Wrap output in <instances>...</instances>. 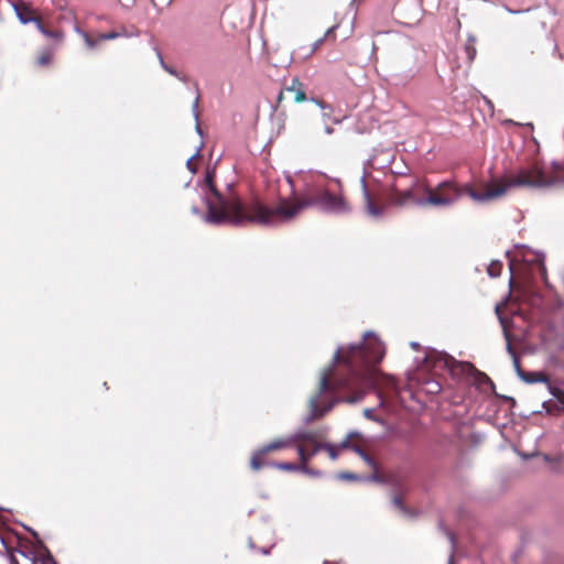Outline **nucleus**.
I'll return each mask as SVG.
<instances>
[{
	"label": "nucleus",
	"mask_w": 564,
	"mask_h": 564,
	"mask_svg": "<svg viewBox=\"0 0 564 564\" xmlns=\"http://www.w3.org/2000/svg\"><path fill=\"white\" fill-rule=\"evenodd\" d=\"M205 182L215 200L207 199L205 220L213 225L230 224L235 226H276L289 223L308 208H318L325 213L344 214L350 206L341 194H333L326 188L307 186L302 192H293L288 198H280L276 204H267L252 196L247 199L234 197L224 199L216 188L214 176L207 174Z\"/></svg>",
	"instance_id": "obj_1"
},
{
	"label": "nucleus",
	"mask_w": 564,
	"mask_h": 564,
	"mask_svg": "<svg viewBox=\"0 0 564 564\" xmlns=\"http://www.w3.org/2000/svg\"><path fill=\"white\" fill-rule=\"evenodd\" d=\"M383 343L372 334H366L359 345L339 347L334 362L343 369L324 371L317 393L310 400V420L322 417L336 402L356 403L378 381L377 365L384 357Z\"/></svg>",
	"instance_id": "obj_2"
},
{
	"label": "nucleus",
	"mask_w": 564,
	"mask_h": 564,
	"mask_svg": "<svg viewBox=\"0 0 564 564\" xmlns=\"http://www.w3.org/2000/svg\"><path fill=\"white\" fill-rule=\"evenodd\" d=\"M430 185L425 178L412 177L406 187L400 188L397 183L392 184L386 195V205L375 202V198L367 188L366 182L362 181V193L365 199L366 212L373 217L384 214L387 206L405 207L415 205L420 207H429Z\"/></svg>",
	"instance_id": "obj_3"
},
{
	"label": "nucleus",
	"mask_w": 564,
	"mask_h": 564,
	"mask_svg": "<svg viewBox=\"0 0 564 564\" xmlns=\"http://www.w3.org/2000/svg\"><path fill=\"white\" fill-rule=\"evenodd\" d=\"M464 195L477 203L490 200L494 197V178L463 186H458L452 181L442 182L435 187H430L429 207L449 206Z\"/></svg>",
	"instance_id": "obj_4"
},
{
	"label": "nucleus",
	"mask_w": 564,
	"mask_h": 564,
	"mask_svg": "<svg viewBox=\"0 0 564 564\" xmlns=\"http://www.w3.org/2000/svg\"><path fill=\"white\" fill-rule=\"evenodd\" d=\"M556 173L545 171L542 163L535 161L520 169L517 174H506L496 177V198L505 195L514 187H546L557 183Z\"/></svg>",
	"instance_id": "obj_5"
},
{
	"label": "nucleus",
	"mask_w": 564,
	"mask_h": 564,
	"mask_svg": "<svg viewBox=\"0 0 564 564\" xmlns=\"http://www.w3.org/2000/svg\"><path fill=\"white\" fill-rule=\"evenodd\" d=\"M324 443L321 435L315 431H301L295 433L294 447L301 462V470H307V464L322 448Z\"/></svg>",
	"instance_id": "obj_6"
},
{
	"label": "nucleus",
	"mask_w": 564,
	"mask_h": 564,
	"mask_svg": "<svg viewBox=\"0 0 564 564\" xmlns=\"http://www.w3.org/2000/svg\"><path fill=\"white\" fill-rule=\"evenodd\" d=\"M13 8L21 23L26 24L34 22L37 25V22H42L41 18L36 14V11L30 3L18 1L13 3Z\"/></svg>",
	"instance_id": "obj_7"
},
{
	"label": "nucleus",
	"mask_w": 564,
	"mask_h": 564,
	"mask_svg": "<svg viewBox=\"0 0 564 564\" xmlns=\"http://www.w3.org/2000/svg\"><path fill=\"white\" fill-rule=\"evenodd\" d=\"M445 367L449 370L451 375L454 377H464L466 379L469 378L471 372L474 371V366L469 362L457 361L454 358L446 356L444 358Z\"/></svg>",
	"instance_id": "obj_8"
},
{
	"label": "nucleus",
	"mask_w": 564,
	"mask_h": 564,
	"mask_svg": "<svg viewBox=\"0 0 564 564\" xmlns=\"http://www.w3.org/2000/svg\"><path fill=\"white\" fill-rule=\"evenodd\" d=\"M268 454L269 452L264 447L256 451L250 458L251 469L258 471L265 466H271L272 464L267 458Z\"/></svg>",
	"instance_id": "obj_9"
},
{
	"label": "nucleus",
	"mask_w": 564,
	"mask_h": 564,
	"mask_svg": "<svg viewBox=\"0 0 564 564\" xmlns=\"http://www.w3.org/2000/svg\"><path fill=\"white\" fill-rule=\"evenodd\" d=\"M285 90L294 94L295 102H303L306 100L304 85L296 77L292 78L290 86H285Z\"/></svg>",
	"instance_id": "obj_10"
},
{
	"label": "nucleus",
	"mask_w": 564,
	"mask_h": 564,
	"mask_svg": "<svg viewBox=\"0 0 564 564\" xmlns=\"http://www.w3.org/2000/svg\"><path fill=\"white\" fill-rule=\"evenodd\" d=\"M294 441L295 434L286 438H276L270 442L269 444L264 445L263 447L265 448V451L271 453L283 448L294 447Z\"/></svg>",
	"instance_id": "obj_11"
},
{
	"label": "nucleus",
	"mask_w": 564,
	"mask_h": 564,
	"mask_svg": "<svg viewBox=\"0 0 564 564\" xmlns=\"http://www.w3.org/2000/svg\"><path fill=\"white\" fill-rule=\"evenodd\" d=\"M514 364H516V367H517V370H518V373L519 376L525 381V382H529V383H534V382H546L547 381V377L546 375H544L543 372H524L522 371L520 368H519V362L517 359H514Z\"/></svg>",
	"instance_id": "obj_12"
},
{
	"label": "nucleus",
	"mask_w": 564,
	"mask_h": 564,
	"mask_svg": "<svg viewBox=\"0 0 564 564\" xmlns=\"http://www.w3.org/2000/svg\"><path fill=\"white\" fill-rule=\"evenodd\" d=\"M495 312H496V315L502 326V329H503V334H505V337H506V340H507V346H508V349L511 350V341H510V334H509V330H508V319L507 317L503 315L502 313V307L500 304H496V308H495Z\"/></svg>",
	"instance_id": "obj_13"
},
{
	"label": "nucleus",
	"mask_w": 564,
	"mask_h": 564,
	"mask_svg": "<svg viewBox=\"0 0 564 564\" xmlns=\"http://www.w3.org/2000/svg\"><path fill=\"white\" fill-rule=\"evenodd\" d=\"M468 380L478 389H481L482 384L485 383H491L490 378L487 375L478 371L476 368H474V371L469 376Z\"/></svg>",
	"instance_id": "obj_14"
},
{
	"label": "nucleus",
	"mask_w": 564,
	"mask_h": 564,
	"mask_svg": "<svg viewBox=\"0 0 564 564\" xmlns=\"http://www.w3.org/2000/svg\"><path fill=\"white\" fill-rule=\"evenodd\" d=\"M37 30L46 37L63 41L64 33L61 30H50L42 22H37Z\"/></svg>",
	"instance_id": "obj_15"
},
{
	"label": "nucleus",
	"mask_w": 564,
	"mask_h": 564,
	"mask_svg": "<svg viewBox=\"0 0 564 564\" xmlns=\"http://www.w3.org/2000/svg\"><path fill=\"white\" fill-rule=\"evenodd\" d=\"M53 55H54L53 50H43L36 56L35 64L40 67H46L52 63Z\"/></svg>",
	"instance_id": "obj_16"
},
{
	"label": "nucleus",
	"mask_w": 564,
	"mask_h": 564,
	"mask_svg": "<svg viewBox=\"0 0 564 564\" xmlns=\"http://www.w3.org/2000/svg\"><path fill=\"white\" fill-rule=\"evenodd\" d=\"M463 53L465 55V61L467 64H470L475 56H476V47H475V40L468 39L466 43L463 46Z\"/></svg>",
	"instance_id": "obj_17"
},
{
	"label": "nucleus",
	"mask_w": 564,
	"mask_h": 564,
	"mask_svg": "<svg viewBox=\"0 0 564 564\" xmlns=\"http://www.w3.org/2000/svg\"><path fill=\"white\" fill-rule=\"evenodd\" d=\"M337 26H332L329 28L323 37L318 39L317 41H315L313 43V46H312V50L310 52V54H313L315 51H317L321 45L324 43V41L328 40V39H332L333 41H335L336 39V35H335V30H336Z\"/></svg>",
	"instance_id": "obj_18"
},
{
	"label": "nucleus",
	"mask_w": 564,
	"mask_h": 564,
	"mask_svg": "<svg viewBox=\"0 0 564 564\" xmlns=\"http://www.w3.org/2000/svg\"><path fill=\"white\" fill-rule=\"evenodd\" d=\"M122 35H126V32L111 31V32H107V33H100L98 35V40H100V41L115 40Z\"/></svg>",
	"instance_id": "obj_19"
},
{
	"label": "nucleus",
	"mask_w": 564,
	"mask_h": 564,
	"mask_svg": "<svg viewBox=\"0 0 564 564\" xmlns=\"http://www.w3.org/2000/svg\"><path fill=\"white\" fill-rule=\"evenodd\" d=\"M274 466L281 470H286V471L301 470V463L299 465H296L294 463H279V464H275Z\"/></svg>",
	"instance_id": "obj_20"
},
{
	"label": "nucleus",
	"mask_w": 564,
	"mask_h": 564,
	"mask_svg": "<svg viewBox=\"0 0 564 564\" xmlns=\"http://www.w3.org/2000/svg\"><path fill=\"white\" fill-rule=\"evenodd\" d=\"M356 452L360 455V457L373 469L377 468V464H376V460L370 456L368 455L365 451H362L361 448L359 447H356Z\"/></svg>",
	"instance_id": "obj_21"
},
{
	"label": "nucleus",
	"mask_w": 564,
	"mask_h": 564,
	"mask_svg": "<svg viewBox=\"0 0 564 564\" xmlns=\"http://www.w3.org/2000/svg\"><path fill=\"white\" fill-rule=\"evenodd\" d=\"M80 34L89 48H94L100 42V40H98V36L94 39L87 32H80Z\"/></svg>",
	"instance_id": "obj_22"
},
{
	"label": "nucleus",
	"mask_w": 564,
	"mask_h": 564,
	"mask_svg": "<svg viewBox=\"0 0 564 564\" xmlns=\"http://www.w3.org/2000/svg\"><path fill=\"white\" fill-rule=\"evenodd\" d=\"M322 449H325L332 459H336L338 457V448L330 444H324Z\"/></svg>",
	"instance_id": "obj_23"
},
{
	"label": "nucleus",
	"mask_w": 564,
	"mask_h": 564,
	"mask_svg": "<svg viewBox=\"0 0 564 564\" xmlns=\"http://www.w3.org/2000/svg\"><path fill=\"white\" fill-rule=\"evenodd\" d=\"M404 517H408V518H415L417 517L419 512L412 508H409L406 506H403L400 510H399Z\"/></svg>",
	"instance_id": "obj_24"
},
{
	"label": "nucleus",
	"mask_w": 564,
	"mask_h": 564,
	"mask_svg": "<svg viewBox=\"0 0 564 564\" xmlns=\"http://www.w3.org/2000/svg\"><path fill=\"white\" fill-rule=\"evenodd\" d=\"M552 394L556 398V400L562 404V406L564 408V390H561L558 388H555L553 391H552Z\"/></svg>",
	"instance_id": "obj_25"
},
{
	"label": "nucleus",
	"mask_w": 564,
	"mask_h": 564,
	"mask_svg": "<svg viewBox=\"0 0 564 564\" xmlns=\"http://www.w3.org/2000/svg\"><path fill=\"white\" fill-rule=\"evenodd\" d=\"M392 502L398 510L405 506L400 496H394Z\"/></svg>",
	"instance_id": "obj_26"
},
{
	"label": "nucleus",
	"mask_w": 564,
	"mask_h": 564,
	"mask_svg": "<svg viewBox=\"0 0 564 564\" xmlns=\"http://www.w3.org/2000/svg\"><path fill=\"white\" fill-rule=\"evenodd\" d=\"M158 56H159V58H160V62H161L162 67H163L166 72H169L170 74L175 75V70H174V69H172L171 67H169L167 65H165V63H164V61H163V57H162V55H161L160 53H158Z\"/></svg>",
	"instance_id": "obj_27"
},
{
	"label": "nucleus",
	"mask_w": 564,
	"mask_h": 564,
	"mask_svg": "<svg viewBox=\"0 0 564 564\" xmlns=\"http://www.w3.org/2000/svg\"><path fill=\"white\" fill-rule=\"evenodd\" d=\"M284 91H286L285 87L280 90V93H279V95L276 97V106H275L276 108L281 106V104H282V101L284 99Z\"/></svg>",
	"instance_id": "obj_28"
},
{
	"label": "nucleus",
	"mask_w": 564,
	"mask_h": 564,
	"mask_svg": "<svg viewBox=\"0 0 564 564\" xmlns=\"http://www.w3.org/2000/svg\"><path fill=\"white\" fill-rule=\"evenodd\" d=\"M194 159H195V155L191 156L187 162H186V165L188 167L189 171L192 172H195L196 171V166L194 164Z\"/></svg>",
	"instance_id": "obj_29"
},
{
	"label": "nucleus",
	"mask_w": 564,
	"mask_h": 564,
	"mask_svg": "<svg viewBox=\"0 0 564 564\" xmlns=\"http://www.w3.org/2000/svg\"><path fill=\"white\" fill-rule=\"evenodd\" d=\"M441 390V386L438 383H433V386L430 389V392L437 393Z\"/></svg>",
	"instance_id": "obj_30"
},
{
	"label": "nucleus",
	"mask_w": 564,
	"mask_h": 564,
	"mask_svg": "<svg viewBox=\"0 0 564 564\" xmlns=\"http://www.w3.org/2000/svg\"><path fill=\"white\" fill-rule=\"evenodd\" d=\"M447 536L448 539L451 540V543H452V547L454 549L455 547V535L453 532L448 531L447 532Z\"/></svg>",
	"instance_id": "obj_31"
},
{
	"label": "nucleus",
	"mask_w": 564,
	"mask_h": 564,
	"mask_svg": "<svg viewBox=\"0 0 564 564\" xmlns=\"http://www.w3.org/2000/svg\"><path fill=\"white\" fill-rule=\"evenodd\" d=\"M487 271H488V274H489L490 276H494V261H491V262L488 264Z\"/></svg>",
	"instance_id": "obj_32"
},
{
	"label": "nucleus",
	"mask_w": 564,
	"mask_h": 564,
	"mask_svg": "<svg viewBox=\"0 0 564 564\" xmlns=\"http://www.w3.org/2000/svg\"><path fill=\"white\" fill-rule=\"evenodd\" d=\"M495 265H496V276H498L500 274L502 264L496 260Z\"/></svg>",
	"instance_id": "obj_33"
},
{
	"label": "nucleus",
	"mask_w": 564,
	"mask_h": 564,
	"mask_svg": "<svg viewBox=\"0 0 564 564\" xmlns=\"http://www.w3.org/2000/svg\"><path fill=\"white\" fill-rule=\"evenodd\" d=\"M198 100H199V98L197 97V98L195 99V102H194V106H193V108H194V112H195V117H196V118L198 117V112H197Z\"/></svg>",
	"instance_id": "obj_34"
},
{
	"label": "nucleus",
	"mask_w": 564,
	"mask_h": 564,
	"mask_svg": "<svg viewBox=\"0 0 564 564\" xmlns=\"http://www.w3.org/2000/svg\"><path fill=\"white\" fill-rule=\"evenodd\" d=\"M10 564H19V563H18V561L12 556V557L10 558Z\"/></svg>",
	"instance_id": "obj_35"
},
{
	"label": "nucleus",
	"mask_w": 564,
	"mask_h": 564,
	"mask_svg": "<svg viewBox=\"0 0 564 564\" xmlns=\"http://www.w3.org/2000/svg\"><path fill=\"white\" fill-rule=\"evenodd\" d=\"M340 447H341V448H346V447H348V442H347V441H345V442L340 445Z\"/></svg>",
	"instance_id": "obj_36"
},
{
	"label": "nucleus",
	"mask_w": 564,
	"mask_h": 564,
	"mask_svg": "<svg viewBox=\"0 0 564 564\" xmlns=\"http://www.w3.org/2000/svg\"><path fill=\"white\" fill-rule=\"evenodd\" d=\"M315 102H316L318 106L324 107V102H323V101H321V100H315Z\"/></svg>",
	"instance_id": "obj_37"
},
{
	"label": "nucleus",
	"mask_w": 564,
	"mask_h": 564,
	"mask_svg": "<svg viewBox=\"0 0 564 564\" xmlns=\"http://www.w3.org/2000/svg\"><path fill=\"white\" fill-rule=\"evenodd\" d=\"M448 564H453V555L449 557Z\"/></svg>",
	"instance_id": "obj_38"
},
{
	"label": "nucleus",
	"mask_w": 564,
	"mask_h": 564,
	"mask_svg": "<svg viewBox=\"0 0 564 564\" xmlns=\"http://www.w3.org/2000/svg\"><path fill=\"white\" fill-rule=\"evenodd\" d=\"M50 562H51L52 564H56V563H55L51 557H50Z\"/></svg>",
	"instance_id": "obj_39"
}]
</instances>
